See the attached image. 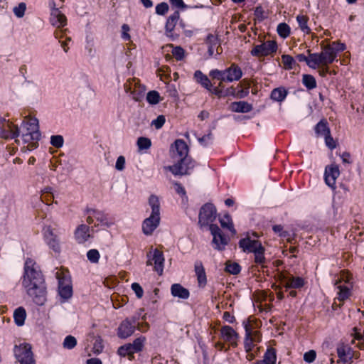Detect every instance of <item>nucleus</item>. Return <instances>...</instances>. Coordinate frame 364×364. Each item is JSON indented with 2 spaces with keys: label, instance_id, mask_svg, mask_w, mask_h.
<instances>
[{
  "label": "nucleus",
  "instance_id": "1",
  "mask_svg": "<svg viewBox=\"0 0 364 364\" xmlns=\"http://www.w3.org/2000/svg\"><path fill=\"white\" fill-rule=\"evenodd\" d=\"M31 261H26L23 275V286L27 289V294L33 298V302L38 306H43L46 301V287L45 279L41 271L30 267Z\"/></svg>",
  "mask_w": 364,
  "mask_h": 364
},
{
  "label": "nucleus",
  "instance_id": "2",
  "mask_svg": "<svg viewBox=\"0 0 364 364\" xmlns=\"http://www.w3.org/2000/svg\"><path fill=\"white\" fill-rule=\"evenodd\" d=\"M189 148L183 139H176L171 145L170 152L176 163L166 167L174 176L191 174L196 166V161L188 156Z\"/></svg>",
  "mask_w": 364,
  "mask_h": 364
},
{
  "label": "nucleus",
  "instance_id": "3",
  "mask_svg": "<svg viewBox=\"0 0 364 364\" xmlns=\"http://www.w3.org/2000/svg\"><path fill=\"white\" fill-rule=\"evenodd\" d=\"M149 205L151 208V213L149 218L142 223V232L145 235H151L160 224V202L155 195H151L149 198Z\"/></svg>",
  "mask_w": 364,
  "mask_h": 364
},
{
  "label": "nucleus",
  "instance_id": "4",
  "mask_svg": "<svg viewBox=\"0 0 364 364\" xmlns=\"http://www.w3.org/2000/svg\"><path fill=\"white\" fill-rule=\"evenodd\" d=\"M23 126L21 127L22 139L25 143H30L31 141L38 142L41 137V134L39 131L38 120L36 118L31 119L28 122L25 123L23 122Z\"/></svg>",
  "mask_w": 364,
  "mask_h": 364
},
{
  "label": "nucleus",
  "instance_id": "5",
  "mask_svg": "<svg viewBox=\"0 0 364 364\" xmlns=\"http://www.w3.org/2000/svg\"><path fill=\"white\" fill-rule=\"evenodd\" d=\"M13 352L14 358L20 364H36L31 344L23 343L15 345Z\"/></svg>",
  "mask_w": 364,
  "mask_h": 364
},
{
  "label": "nucleus",
  "instance_id": "6",
  "mask_svg": "<svg viewBox=\"0 0 364 364\" xmlns=\"http://www.w3.org/2000/svg\"><path fill=\"white\" fill-rule=\"evenodd\" d=\"M217 210L211 203H206L200 208L198 214V225L201 228L213 225L216 219Z\"/></svg>",
  "mask_w": 364,
  "mask_h": 364
},
{
  "label": "nucleus",
  "instance_id": "7",
  "mask_svg": "<svg viewBox=\"0 0 364 364\" xmlns=\"http://www.w3.org/2000/svg\"><path fill=\"white\" fill-rule=\"evenodd\" d=\"M58 280V294L60 296L65 300L69 299L73 296V285L71 277L68 273H57Z\"/></svg>",
  "mask_w": 364,
  "mask_h": 364
},
{
  "label": "nucleus",
  "instance_id": "8",
  "mask_svg": "<svg viewBox=\"0 0 364 364\" xmlns=\"http://www.w3.org/2000/svg\"><path fill=\"white\" fill-rule=\"evenodd\" d=\"M138 318L132 316L126 318L119 325L117 329V336L121 339H127L130 337L136 330V323Z\"/></svg>",
  "mask_w": 364,
  "mask_h": 364
},
{
  "label": "nucleus",
  "instance_id": "9",
  "mask_svg": "<svg viewBox=\"0 0 364 364\" xmlns=\"http://www.w3.org/2000/svg\"><path fill=\"white\" fill-rule=\"evenodd\" d=\"M147 261L146 265L151 266L154 264V269L159 275H162L164 267V256L161 251L158 249H154L153 252H149L146 255Z\"/></svg>",
  "mask_w": 364,
  "mask_h": 364
},
{
  "label": "nucleus",
  "instance_id": "10",
  "mask_svg": "<svg viewBox=\"0 0 364 364\" xmlns=\"http://www.w3.org/2000/svg\"><path fill=\"white\" fill-rule=\"evenodd\" d=\"M85 214L87 215L86 221L88 224L93 223L95 219L102 225L107 228H109L112 225V223L108 220V215L102 210L87 208L85 210Z\"/></svg>",
  "mask_w": 364,
  "mask_h": 364
},
{
  "label": "nucleus",
  "instance_id": "11",
  "mask_svg": "<svg viewBox=\"0 0 364 364\" xmlns=\"http://www.w3.org/2000/svg\"><path fill=\"white\" fill-rule=\"evenodd\" d=\"M277 48V43L275 41H267L261 44L256 45L250 51V53L255 57L267 56L276 53Z\"/></svg>",
  "mask_w": 364,
  "mask_h": 364
},
{
  "label": "nucleus",
  "instance_id": "12",
  "mask_svg": "<svg viewBox=\"0 0 364 364\" xmlns=\"http://www.w3.org/2000/svg\"><path fill=\"white\" fill-rule=\"evenodd\" d=\"M312 57L314 58V60L313 61L316 68L320 64H331L336 60L337 56L331 46H327L322 52L319 53H312Z\"/></svg>",
  "mask_w": 364,
  "mask_h": 364
},
{
  "label": "nucleus",
  "instance_id": "13",
  "mask_svg": "<svg viewBox=\"0 0 364 364\" xmlns=\"http://www.w3.org/2000/svg\"><path fill=\"white\" fill-rule=\"evenodd\" d=\"M210 231L213 237V243L215 245L214 248L218 250H223L228 245V239L222 232L221 230L217 225H211Z\"/></svg>",
  "mask_w": 364,
  "mask_h": 364
},
{
  "label": "nucleus",
  "instance_id": "14",
  "mask_svg": "<svg viewBox=\"0 0 364 364\" xmlns=\"http://www.w3.org/2000/svg\"><path fill=\"white\" fill-rule=\"evenodd\" d=\"M339 176L340 170L337 164H333L325 167L323 176L325 183L328 186L336 188V181Z\"/></svg>",
  "mask_w": 364,
  "mask_h": 364
},
{
  "label": "nucleus",
  "instance_id": "15",
  "mask_svg": "<svg viewBox=\"0 0 364 364\" xmlns=\"http://www.w3.org/2000/svg\"><path fill=\"white\" fill-rule=\"evenodd\" d=\"M44 240L47 245L55 253L59 254L61 251L59 239L54 234L50 227H48L44 231Z\"/></svg>",
  "mask_w": 364,
  "mask_h": 364
},
{
  "label": "nucleus",
  "instance_id": "16",
  "mask_svg": "<svg viewBox=\"0 0 364 364\" xmlns=\"http://www.w3.org/2000/svg\"><path fill=\"white\" fill-rule=\"evenodd\" d=\"M238 245L244 252L253 253L262 245V243L257 240H251L249 237H246L239 240Z\"/></svg>",
  "mask_w": 364,
  "mask_h": 364
},
{
  "label": "nucleus",
  "instance_id": "17",
  "mask_svg": "<svg viewBox=\"0 0 364 364\" xmlns=\"http://www.w3.org/2000/svg\"><path fill=\"white\" fill-rule=\"evenodd\" d=\"M242 326L245 328V336L244 339V348L247 353H250L254 348L253 340L252 338V327L249 319L242 321Z\"/></svg>",
  "mask_w": 364,
  "mask_h": 364
},
{
  "label": "nucleus",
  "instance_id": "18",
  "mask_svg": "<svg viewBox=\"0 0 364 364\" xmlns=\"http://www.w3.org/2000/svg\"><path fill=\"white\" fill-rule=\"evenodd\" d=\"M226 82L239 80L242 76V71L238 65L232 63L229 68L225 69Z\"/></svg>",
  "mask_w": 364,
  "mask_h": 364
},
{
  "label": "nucleus",
  "instance_id": "19",
  "mask_svg": "<svg viewBox=\"0 0 364 364\" xmlns=\"http://www.w3.org/2000/svg\"><path fill=\"white\" fill-rule=\"evenodd\" d=\"M2 129L6 132L4 136H0L4 139H16L20 135V129L9 119H6V124H4Z\"/></svg>",
  "mask_w": 364,
  "mask_h": 364
},
{
  "label": "nucleus",
  "instance_id": "20",
  "mask_svg": "<svg viewBox=\"0 0 364 364\" xmlns=\"http://www.w3.org/2000/svg\"><path fill=\"white\" fill-rule=\"evenodd\" d=\"M50 21L53 26L60 28L66 25L67 18L58 8H54L50 14Z\"/></svg>",
  "mask_w": 364,
  "mask_h": 364
},
{
  "label": "nucleus",
  "instance_id": "21",
  "mask_svg": "<svg viewBox=\"0 0 364 364\" xmlns=\"http://www.w3.org/2000/svg\"><path fill=\"white\" fill-rule=\"evenodd\" d=\"M194 270L197 277L198 287L203 288L207 284V277L202 262L196 261L194 264Z\"/></svg>",
  "mask_w": 364,
  "mask_h": 364
},
{
  "label": "nucleus",
  "instance_id": "22",
  "mask_svg": "<svg viewBox=\"0 0 364 364\" xmlns=\"http://www.w3.org/2000/svg\"><path fill=\"white\" fill-rule=\"evenodd\" d=\"M221 336L223 339L231 343L232 346L237 345L235 341L238 338V333L230 326H224L220 330Z\"/></svg>",
  "mask_w": 364,
  "mask_h": 364
},
{
  "label": "nucleus",
  "instance_id": "23",
  "mask_svg": "<svg viewBox=\"0 0 364 364\" xmlns=\"http://www.w3.org/2000/svg\"><path fill=\"white\" fill-rule=\"evenodd\" d=\"M90 227L85 224L80 225L75 230V238L76 241L82 244L88 240L90 235L89 234Z\"/></svg>",
  "mask_w": 364,
  "mask_h": 364
},
{
  "label": "nucleus",
  "instance_id": "24",
  "mask_svg": "<svg viewBox=\"0 0 364 364\" xmlns=\"http://www.w3.org/2000/svg\"><path fill=\"white\" fill-rule=\"evenodd\" d=\"M229 108L233 112L247 113L253 109V106L247 102L238 101L232 102Z\"/></svg>",
  "mask_w": 364,
  "mask_h": 364
},
{
  "label": "nucleus",
  "instance_id": "25",
  "mask_svg": "<svg viewBox=\"0 0 364 364\" xmlns=\"http://www.w3.org/2000/svg\"><path fill=\"white\" fill-rule=\"evenodd\" d=\"M171 293L173 296L182 299H187L190 296L189 290L180 284H173L171 287Z\"/></svg>",
  "mask_w": 364,
  "mask_h": 364
},
{
  "label": "nucleus",
  "instance_id": "26",
  "mask_svg": "<svg viewBox=\"0 0 364 364\" xmlns=\"http://www.w3.org/2000/svg\"><path fill=\"white\" fill-rule=\"evenodd\" d=\"M277 350L275 348L269 347L264 354L263 359L257 360L255 364H276Z\"/></svg>",
  "mask_w": 364,
  "mask_h": 364
},
{
  "label": "nucleus",
  "instance_id": "27",
  "mask_svg": "<svg viewBox=\"0 0 364 364\" xmlns=\"http://www.w3.org/2000/svg\"><path fill=\"white\" fill-rule=\"evenodd\" d=\"M288 90L283 86L273 89L270 93V99L274 102H282L288 95Z\"/></svg>",
  "mask_w": 364,
  "mask_h": 364
},
{
  "label": "nucleus",
  "instance_id": "28",
  "mask_svg": "<svg viewBox=\"0 0 364 364\" xmlns=\"http://www.w3.org/2000/svg\"><path fill=\"white\" fill-rule=\"evenodd\" d=\"M286 284L284 287L287 289H300L305 284V280L304 278L297 277H291L289 278H285Z\"/></svg>",
  "mask_w": 364,
  "mask_h": 364
},
{
  "label": "nucleus",
  "instance_id": "29",
  "mask_svg": "<svg viewBox=\"0 0 364 364\" xmlns=\"http://www.w3.org/2000/svg\"><path fill=\"white\" fill-rule=\"evenodd\" d=\"M314 131L317 136L328 134L331 132L328 123L326 119H321L314 127Z\"/></svg>",
  "mask_w": 364,
  "mask_h": 364
},
{
  "label": "nucleus",
  "instance_id": "30",
  "mask_svg": "<svg viewBox=\"0 0 364 364\" xmlns=\"http://www.w3.org/2000/svg\"><path fill=\"white\" fill-rule=\"evenodd\" d=\"M180 18V13L178 11H175L166 20L165 25V31L171 33L173 31L174 28Z\"/></svg>",
  "mask_w": 364,
  "mask_h": 364
},
{
  "label": "nucleus",
  "instance_id": "31",
  "mask_svg": "<svg viewBox=\"0 0 364 364\" xmlns=\"http://www.w3.org/2000/svg\"><path fill=\"white\" fill-rule=\"evenodd\" d=\"M26 318V311L22 306L18 307L14 312V319L18 326H22Z\"/></svg>",
  "mask_w": 364,
  "mask_h": 364
},
{
  "label": "nucleus",
  "instance_id": "32",
  "mask_svg": "<svg viewBox=\"0 0 364 364\" xmlns=\"http://www.w3.org/2000/svg\"><path fill=\"white\" fill-rule=\"evenodd\" d=\"M194 78L196 81L200 84L206 90H210L211 87V82L209 78L203 74L200 70H196L194 73Z\"/></svg>",
  "mask_w": 364,
  "mask_h": 364
},
{
  "label": "nucleus",
  "instance_id": "33",
  "mask_svg": "<svg viewBox=\"0 0 364 364\" xmlns=\"http://www.w3.org/2000/svg\"><path fill=\"white\" fill-rule=\"evenodd\" d=\"M205 43L208 45V53L212 56L215 53V46L219 43L218 36L209 33L206 37Z\"/></svg>",
  "mask_w": 364,
  "mask_h": 364
},
{
  "label": "nucleus",
  "instance_id": "34",
  "mask_svg": "<svg viewBox=\"0 0 364 364\" xmlns=\"http://www.w3.org/2000/svg\"><path fill=\"white\" fill-rule=\"evenodd\" d=\"M253 252L255 259L254 261L257 264L261 265L262 267H264V264L266 262L267 259L264 257L265 248L262 245L258 247L257 250H255Z\"/></svg>",
  "mask_w": 364,
  "mask_h": 364
},
{
  "label": "nucleus",
  "instance_id": "35",
  "mask_svg": "<svg viewBox=\"0 0 364 364\" xmlns=\"http://www.w3.org/2000/svg\"><path fill=\"white\" fill-rule=\"evenodd\" d=\"M302 83L309 90L316 88L317 85L315 77L310 74L303 75Z\"/></svg>",
  "mask_w": 364,
  "mask_h": 364
},
{
  "label": "nucleus",
  "instance_id": "36",
  "mask_svg": "<svg viewBox=\"0 0 364 364\" xmlns=\"http://www.w3.org/2000/svg\"><path fill=\"white\" fill-rule=\"evenodd\" d=\"M307 52L309 54V57H306L304 54L300 53L296 55V59L299 62H306V65L313 69L316 68V65L314 64V58L312 57V53H310V50H308Z\"/></svg>",
  "mask_w": 364,
  "mask_h": 364
},
{
  "label": "nucleus",
  "instance_id": "37",
  "mask_svg": "<svg viewBox=\"0 0 364 364\" xmlns=\"http://www.w3.org/2000/svg\"><path fill=\"white\" fill-rule=\"evenodd\" d=\"M308 20H309V18L304 15H298L296 16V21L298 22L300 29L304 33H306V34H309L311 33V29L307 25Z\"/></svg>",
  "mask_w": 364,
  "mask_h": 364
},
{
  "label": "nucleus",
  "instance_id": "38",
  "mask_svg": "<svg viewBox=\"0 0 364 364\" xmlns=\"http://www.w3.org/2000/svg\"><path fill=\"white\" fill-rule=\"evenodd\" d=\"M282 60L285 70H291L296 65V60L290 55L283 54Z\"/></svg>",
  "mask_w": 364,
  "mask_h": 364
},
{
  "label": "nucleus",
  "instance_id": "39",
  "mask_svg": "<svg viewBox=\"0 0 364 364\" xmlns=\"http://www.w3.org/2000/svg\"><path fill=\"white\" fill-rule=\"evenodd\" d=\"M146 338L144 336H140L134 340L133 343H131V347L134 353H139L142 351L144 346Z\"/></svg>",
  "mask_w": 364,
  "mask_h": 364
},
{
  "label": "nucleus",
  "instance_id": "40",
  "mask_svg": "<svg viewBox=\"0 0 364 364\" xmlns=\"http://www.w3.org/2000/svg\"><path fill=\"white\" fill-rule=\"evenodd\" d=\"M117 353L119 356L125 358L127 355H133L134 352L131 347V343H126L118 348Z\"/></svg>",
  "mask_w": 364,
  "mask_h": 364
},
{
  "label": "nucleus",
  "instance_id": "41",
  "mask_svg": "<svg viewBox=\"0 0 364 364\" xmlns=\"http://www.w3.org/2000/svg\"><path fill=\"white\" fill-rule=\"evenodd\" d=\"M225 271L229 274L237 275L241 272V266L237 262H228L226 263Z\"/></svg>",
  "mask_w": 364,
  "mask_h": 364
},
{
  "label": "nucleus",
  "instance_id": "42",
  "mask_svg": "<svg viewBox=\"0 0 364 364\" xmlns=\"http://www.w3.org/2000/svg\"><path fill=\"white\" fill-rule=\"evenodd\" d=\"M277 31L278 35L283 38H286L290 34V27L286 23H279V25L277 26Z\"/></svg>",
  "mask_w": 364,
  "mask_h": 364
},
{
  "label": "nucleus",
  "instance_id": "43",
  "mask_svg": "<svg viewBox=\"0 0 364 364\" xmlns=\"http://www.w3.org/2000/svg\"><path fill=\"white\" fill-rule=\"evenodd\" d=\"M77 339L71 336H67L63 341V346L65 349L72 350L77 346Z\"/></svg>",
  "mask_w": 364,
  "mask_h": 364
},
{
  "label": "nucleus",
  "instance_id": "44",
  "mask_svg": "<svg viewBox=\"0 0 364 364\" xmlns=\"http://www.w3.org/2000/svg\"><path fill=\"white\" fill-rule=\"evenodd\" d=\"M136 144L139 150H146L151 147V141L147 137L140 136L137 139Z\"/></svg>",
  "mask_w": 364,
  "mask_h": 364
},
{
  "label": "nucleus",
  "instance_id": "45",
  "mask_svg": "<svg viewBox=\"0 0 364 364\" xmlns=\"http://www.w3.org/2000/svg\"><path fill=\"white\" fill-rule=\"evenodd\" d=\"M146 101L150 105H156L160 102V95L156 90L149 91L146 95Z\"/></svg>",
  "mask_w": 364,
  "mask_h": 364
},
{
  "label": "nucleus",
  "instance_id": "46",
  "mask_svg": "<svg viewBox=\"0 0 364 364\" xmlns=\"http://www.w3.org/2000/svg\"><path fill=\"white\" fill-rule=\"evenodd\" d=\"M220 225L223 228H226L230 231L235 232L233 227L231 217L229 214H225L223 218L220 220Z\"/></svg>",
  "mask_w": 364,
  "mask_h": 364
},
{
  "label": "nucleus",
  "instance_id": "47",
  "mask_svg": "<svg viewBox=\"0 0 364 364\" xmlns=\"http://www.w3.org/2000/svg\"><path fill=\"white\" fill-rule=\"evenodd\" d=\"M209 75L214 79H217L222 82H226L225 70H219L218 69H213L210 70Z\"/></svg>",
  "mask_w": 364,
  "mask_h": 364
},
{
  "label": "nucleus",
  "instance_id": "48",
  "mask_svg": "<svg viewBox=\"0 0 364 364\" xmlns=\"http://www.w3.org/2000/svg\"><path fill=\"white\" fill-rule=\"evenodd\" d=\"M87 257L90 262L97 263L100 257V252L96 249H91L87 252Z\"/></svg>",
  "mask_w": 364,
  "mask_h": 364
},
{
  "label": "nucleus",
  "instance_id": "49",
  "mask_svg": "<svg viewBox=\"0 0 364 364\" xmlns=\"http://www.w3.org/2000/svg\"><path fill=\"white\" fill-rule=\"evenodd\" d=\"M26 9V4L24 2H21L17 6L13 9V12L17 18H22Z\"/></svg>",
  "mask_w": 364,
  "mask_h": 364
},
{
  "label": "nucleus",
  "instance_id": "50",
  "mask_svg": "<svg viewBox=\"0 0 364 364\" xmlns=\"http://www.w3.org/2000/svg\"><path fill=\"white\" fill-rule=\"evenodd\" d=\"M198 140L200 145L203 146H207L213 142V134L210 131L208 134H204L203 136L198 138Z\"/></svg>",
  "mask_w": 364,
  "mask_h": 364
},
{
  "label": "nucleus",
  "instance_id": "51",
  "mask_svg": "<svg viewBox=\"0 0 364 364\" xmlns=\"http://www.w3.org/2000/svg\"><path fill=\"white\" fill-rule=\"evenodd\" d=\"M50 144L55 148H61L64 144V139L61 135H53L50 137Z\"/></svg>",
  "mask_w": 364,
  "mask_h": 364
},
{
  "label": "nucleus",
  "instance_id": "52",
  "mask_svg": "<svg viewBox=\"0 0 364 364\" xmlns=\"http://www.w3.org/2000/svg\"><path fill=\"white\" fill-rule=\"evenodd\" d=\"M93 352L95 354H100L104 349L103 340L100 336H97L93 344Z\"/></svg>",
  "mask_w": 364,
  "mask_h": 364
},
{
  "label": "nucleus",
  "instance_id": "53",
  "mask_svg": "<svg viewBox=\"0 0 364 364\" xmlns=\"http://www.w3.org/2000/svg\"><path fill=\"white\" fill-rule=\"evenodd\" d=\"M172 55L177 60H182L185 56V50L181 46H176L173 48Z\"/></svg>",
  "mask_w": 364,
  "mask_h": 364
},
{
  "label": "nucleus",
  "instance_id": "54",
  "mask_svg": "<svg viewBox=\"0 0 364 364\" xmlns=\"http://www.w3.org/2000/svg\"><path fill=\"white\" fill-rule=\"evenodd\" d=\"M338 299L340 301H344L346 299H348L349 295H350L349 289L347 287H345V286H340L339 287V291H338Z\"/></svg>",
  "mask_w": 364,
  "mask_h": 364
},
{
  "label": "nucleus",
  "instance_id": "55",
  "mask_svg": "<svg viewBox=\"0 0 364 364\" xmlns=\"http://www.w3.org/2000/svg\"><path fill=\"white\" fill-rule=\"evenodd\" d=\"M168 11V5L166 2L158 4L156 6V13L158 15L164 16Z\"/></svg>",
  "mask_w": 364,
  "mask_h": 364
},
{
  "label": "nucleus",
  "instance_id": "56",
  "mask_svg": "<svg viewBox=\"0 0 364 364\" xmlns=\"http://www.w3.org/2000/svg\"><path fill=\"white\" fill-rule=\"evenodd\" d=\"M316 358V353L314 350H310L304 354V360L308 363H313Z\"/></svg>",
  "mask_w": 364,
  "mask_h": 364
},
{
  "label": "nucleus",
  "instance_id": "57",
  "mask_svg": "<svg viewBox=\"0 0 364 364\" xmlns=\"http://www.w3.org/2000/svg\"><path fill=\"white\" fill-rule=\"evenodd\" d=\"M166 122V118L164 115H159L156 119L152 121L151 124L154 126L156 129H161Z\"/></svg>",
  "mask_w": 364,
  "mask_h": 364
},
{
  "label": "nucleus",
  "instance_id": "58",
  "mask_svg": "<svg viewBox=\"0 0 364 364\" xmlns=\"http://www.w3.org/2000/svg\"><path fill=\"white\" fill-rule=\"evenodd\" d=\"M132 289L134 291L136 296L141 299L144 295V290L139 283L134 282L132 284Z\"/></svg>",
  "mask_w": 364,
  "mask_h": 364
},
{
  "label": "nucleus",
  "instance_id": "59",
  "mask_svg": "<svg viewBox=\"0 0 364 364\" xmlns=\"http://www.w3.org/2000/svg\"><path fill=\"white\" fill-rule=\"evenodd\" d=\"M272 230L282 237H287L289 235L288 231L284 230L283 226L281 225H274Z\"/></svg>",
  "mask_w": 364,
  "mask_h": 364
},
{
  "label": "nucleus",
  "instance_id": "60",
  "mask_svg": "<svg viewBox=\"0 0 364 364\" xmlns=\"http://www.w3.org/2000/svg\"><path fill=\"white\" fill-rule=\"evenodd\" d=\"M331 46L333 49L336 56L338 53L342 52L346 49V44L341 42H333Z\"/></svg>",
  "mask_w": 364,
  "mask_h": 364
},
{
  "label": "nucleus",
  "instance_id": "61",
  "mask_svg": "<svg viewBox=\"0 0 364 364\" xmlns=\"http://www.w3.org/2000/svg\"><path fill=\"white\" fill-rule=\"evenodd\" d=\"M324 139L326 145V146H328V149L333 150L336 147V143L334 141L333 138L331 136V132L328 134H326L324 136Z\"/></svg>",
  "mask_w": 364,
  "mask_h": 364
},
{
  "label": "nucleus",
  "instance_id": "62",
  "mask_svg": "<svg viewBox=\"0 0 364 364\" xmlns=\"http://www.w3.org/2000/svg\"><path fill=\"white\" fill-rule=\"evenodd\" d=\"M125 157L124 156H119L115 164V168L118 171H123L125 168Z\"/></svg>",
  "mask_w": 364,
  "mask_h": 364
},
{
  "label": "nucleus",
  "instance_id": "63",
  "mask_svg": "<svg viewBox=\"0 0 364 364\" xmlns=\"http://www.w3.org/2000/svg\"><path fill=\"white\" fill-rule=\"evenodd\" d=\"M345 346H341L337 348V354L338 358L343 362L347 361V352Z\"/></svg>",
  "mask_w": 364,
  "mask_h": 364
},
{
  "label": "nucleus",
  "instance_id": "64",
  "mask_svg": "<svg viewBox=\"0 0 364 364\" xmlns=\"http://www.w3.org/2000/svg\"><path fill=\"white\" fill-rule=\"evenodd\" d=\"M250 93L249 87H246L245 89H240L239 90H236L235 98L242 99L248 96Z\"/></svg>",
  "mask_w": 364,
  "mask_h": 364
}]
</instances>
